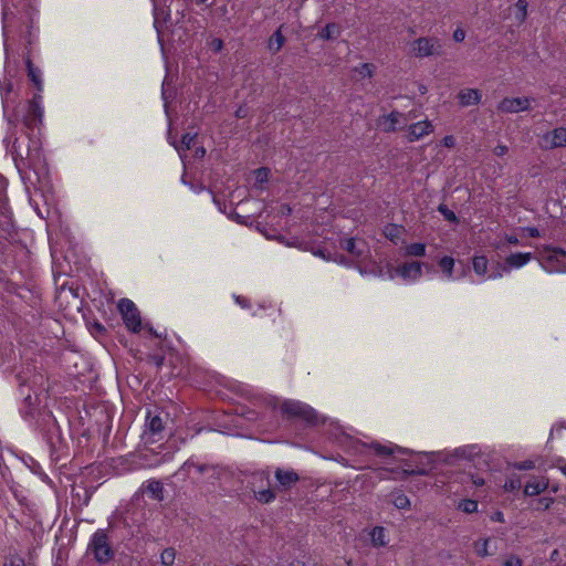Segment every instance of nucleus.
I'll return each instance as SVG.
<instances>
[{
    "label": "nucleus",
    "instance_id": "f257e3e1",
    "mask_svg": "<svg viewBox=\"0 0 566 566\" xmlns=\"http://www.w3.org/2000/svg\"><path fill=\"white\" fill-rule=\"evenodd\" d=\"M339 442L352 455H367L373 453L384 460L387 464H394L411 452L409 449L399 447L390 441H373L368 444L354 439L346 433L340 434Z\"/></svg>",
    "mask_w": 566,
    "mask_h": 566
},
{
    "label": "nucleus",
    "instance_id": "f03ea898",
    "mask_svg": "<svg viewBox=\"0 0 566 566\" xmlns=\"http://www.w3.org/2000/svg\"><path fill=\"white\" fill-rule=\"evenodd\" d=\"M27 138L28 144L25 149H22L20 139L17 138L12 143L10 153L18 168L22 165L33 169L35 172H39L45 167V158L42 153L41 142L35 135H28Z\"/></svg>",
    "mask_w": 566,
    "mask_h": 566
},
{
    "label": "nucleus",
    "instance_id": "7ed1b4c3",
    "mask_svg": "<svg viewBox=\"0 0 566 566\" xmlns=\"http://www.w3.org/2000/svg\"><path fill=\"white\" fill-rule=\"evenodd\" d=\"M27 67L30 80L33 82V84L36 86L39 91V93L35 94L29 103L28 113L23 117L24 126L33 132L35 128L40 127L43 119L44 109L42 105L41 95V92L43 90V83L41 71L33 66L31 60H27Z\"/></svg>",
    "mask_w": 566,
    "mask_h": 566
},
{
    "label": "nucleus",
    "instance_id": "20e7f679",
    "mask_svg": "<svg viewBox=\"0 0 566 566\" xmlns=\"http://www.w3.org/2000/svg\"><path fill=\"white\" fill-rule=\"evenodd\" d=\"M280 409L285 418L302 421L306 424L317 426L325 422V418L318 415L311 406L297 400H285Z\"/></svg>",
    "mask_w": 566,
    "mask_h": 566
},
{
    "label": "nucleus",
    "instance_id": "39448f33",
    "mask_svg": "<svg viewBox=\"0 0 566 566\" xmlns=\"http://www.w3.org/2000/svg\"><path fill=\"white\" fill-rule=\"evenodd\" d=\"M541 266L549 273H566V251L556 248H544L538 253Z\"/></svg>",
    "mask_w": 566,
    "mask_h": 566
},
{
    "label": "nucleus",
    "instance_id": "423d86ee",
    "mask_svg": "<svg viewBox=\"0 0 566 566\" xmlns=\"http://www.w3.org/2000/svg\"><path fill=\"white\" fill-rule=\"evenodd\" d=\"M532 259L533 254L531 252L511 253L503 263H497L493 268L488 279H501L511 273V271L525 266Z\"/></svg>",
    "mask_w": 566,
    "mask_h": 566
},
{
    "label": "nucleus",
    "instance_id": "0eeeda50",
    "mask_svg": "<svg viewBox=\"0 0 566 566\" xmlns=\"http://www.w3.org/2000/svg\"><path fill=\"white\" fill-rule=\"evenodd\" d=\"M249 488L260 503L268 504L275 500V492L270 488L269 475L265 472L253 473L249 481Z\"/></svg>",
    "mask_w": 566,
    "mask_h": 566
},
{
    "label": "nucleus",
    "instance_id": "6e6552de",
    "mask_svg": "<svg viewBox=\"0 0 566 566\" xmlns=\"http://www.w3.org/2000/svg\"><path fill=\"white\" fill-rule=\"evenodd\" d=\"M87 553L92 554L94 559L99 564H105L112 559L113 551L104 531L98 530L93 534L87 547Z\"/></svg>",
    "mask_w": 566,
    "mask_h": 566
},
{
    "label": "nucleus",
    "instance_id": "1a4fd4ad",
    "mask_svg": "<svg viewBox=\"0 0 566 566\" xmlns=\"http://www.w3.org/2000/svg\"><path fill=\"white\" fill-rule=\"evenodd\" d=\"M165 438V424L159 415L148 411L146 415L143 439L145 443H156Z\"/></svg>",
    "mask_w": 566,
    "mask_h": 566
},
{
    "label": "nucleus",
    "instance_id": "9d476101",
    "mask_svg": "<svg viewBox=\"0 0 566 566\" xmlns=\"http://www.w3.org/2000/svg\"><path fill=\"white\" fill-rule=\"evenodd\" d=\"M118 311L123 317L125 326L133 333H138L142 328V318L139 311L133 301L128 298L119 300Z\"/></svg>",
    "mask_w": 566,
    "mask_h": 566
},
{
    "label": "nucleus",
    "instance_id": "9b49d317",
    "mask_svg": "<svg viewBox=\"0 0 566 566\" xmlns=\"http://www.w3.org/2000/svg\"><path fill=\"white\" fill-rule=\"evenodd\" d=\"M440 42L436 38H419L411 43V52L417 57H429L440 53Z\"/></svg>",
    "mask_w": 566,
    "mask_h": 566
},
{
    "label": "nucleus",
    "instance_id": "f8f14e48",
    "mask_svg": "<svg viewBox=\"0 0 566 566\" xmlns=\"http://www.w3.org/2000/svg\"><path fill=\"white\" fill-rule=\"evenodd\" d=\"M422 275V263L418 261L406 262L397 268L392 269L389 276L394 279L399 276L406 283H413L419 280Z\"/></svg>",
    "mask_w": 566,
    "mask_h": 566
},
{
    "label": "nucleus",
    "instance_id": "ddd939ff",
    "mask_svg": "<svg viewBox=\"0 0 566 566\" xmlns=\"http://www.w3.org/2000/svg\"><path fill=\"white\" fill-rule=\"evenodd\" d=\"M534 102L532 97H505L503 98L499 105L497 109L502 113H520L524 111H528L531 108V104Z\"/></svg>",
    "mask_w": 566,
    "mask_h": 566
},
{
    "label": "nucleus",
    "instance_id": "4468645a",
    "mask_svg": "<svg viewBox=\"0 0 566 566\" xmlns=\"http://www.w3.org/2000/svg\"><path fill=\"white\" fill-rule=\"evenodd\" d=\"M542 143L544 147L549 148L566 147V128L558 127L546 133L542 137Z\"/></svg>",
    "mask_w": 566,
    "mask_h": 566
},
{
    "label": "nucleus",
    "instance_id": "2eb2a0df",
    "mask_svg": "<svg viewBox=\"0 0 566 566\" xmlns=\"http://www.w3.org/2000/svg\"><path fill=\"white\" fill-rule=\"evenodd\" d=\"M275 480L277 481L279 488L282 490H289L294 484H296L300 480L298 474L291 469H281L277 468L275 470Z\"/></svg>",
    "mask_w": 566,
    "mask_h": 566
},
{
    "label": "nucleus",
    "instance_id": "dca6fc26",
    "mask_svg": "<svg viewBox=\"0 0 566 566\" xmlns=\"http://www.w3.org/2000/svg\"><path fill=\"white\" fill-rule=\"evenodd\" d=\"M340 245L345 249L354 259L361 260L367 251V245L364 240H357L355 238H348L340 241Z\"/></svg>",
    "mask_w": 566,
    "mask_h": 566
},
{
    "label": "nucleus",
    "instance_id": "f3484780",
    "mask_svg": "<svg viewBox=\"0 0 566 566\" xmlns=\"http://www.w3.org/2000/svg\"><path fill=\"white\" fill-rule=\"evenodd\" d=\"M433 132V125L430 120H421L409 125L408 139L416 142Z\"/></svg>",
    "mask_w": 566,
    "mask_h": 566
},
{
    "label": "nucleus",
    "instance_id": "a211bd4d",
    "mask_svg": "<svg viewBox=\"0 0 566 566\" xmlns=\"http://www.w3.org/2000/svg\"><path fill=\"white\" fill-rule=\"evenodd\" d=\"M210 470V467L195 462L192 459L186 461L180 470L177 472L178 475L197 479L203 472Z\"/></svg>",
    "mask_w": 566,
    "mask_h": 566
},
{
    "label": "nucleus",
    "instance_id": "6ab92c4d",
    "mask_svg": "<svg viewBox=\"0 0 566 566\" xmlns=\"http://www.w3.org/2000/svg\"><path fill=\"white\" fill-rule=\"evenodd\" d=\"M406 123L407 119L403 114L399 112H391L381 119L380 125L385 132H394L406 125Z\"/></svg>",
    "mask_w": 566,
    "mask_h": 566
},
{
    "label": "nucleus",
    "instance_id": "aec40b11",
    "mask_svg": "<svg viewBox=\"0 0 566 566\" xmlns=\"http://www.w3.org/2000/svg\"><path fill=\"white\" fill-rule=\"evenodd\" d=\"M40 403V395L34 391L33 394L29 392L24 399L23 403L21 406V413L24 418L27 417H34L36 411V406Z\"/></svg>",
    "mask_w": 566,
    "mask_h": 566
},
{
    "label": "nucleus",
    "instance_id": "412c9836",
    "mask_svg": "<svg viewBox=\"0 0 566 566\" xmlns=\"http://www.w3.org/2000/svg\"><path fill=\"white\" fill-rule=\"evenodd\" d=\"M481 93L475 88H464L458 94L459 102L462 106L476 105L481 101Z\"/></svg>",
    "mask_w": 566,
    "mask_h": 566
},
{
    "label": "nucleus",
    "instance_id": "4be33fe9",
    "mask_svg": "<svg viewBox=\"0 0 566 566\" xmlns=\"http://www.w3.org/2000/svg\"><path fill=\"white\" fill-rule=\"evenodd\" d=\"M489 260L485 255H474L472 260V268L476 275L482 276L483 281L489 280L488 273Z\"/></svg>",
    "mask_w": 566,
    "mask_h": 566
},
{
    "label": "nucleus",
    "instance_id": "5701e85b",
    "mask_svg": "<svg viewBox=\"0 0 566 566\" xmlns=\"http://www.w3.org/2000/svg\"><path fill=\"white\" fill-rule=\"evenodd\" d=\"M548 488V482L545 479H533L528 481L524 488V493L527 496H534Z\"/></svg>",
    "mask_w": 566,
    "mask_h": 566
},
{
    "label": "nucleus",
    "instance_id": "b1692460",
    "mask_svg": "<svg viewBox=\"0 0 566 566\" xmlns=\"http://www.w3.org/2000/svg\"><path fill=\"white\" fill-rule=\"evenodd\" d=\"M528 13V1L517 0L514 4L513 17L518 25L525 22Z\"/></svg>",
    "mask_w": 566,
    "mask_h": 566
},
{
    "label": "nucleus",
    "instance_id": "393cba45",
    "mask_svg": "<svg viewBox=\"0 0 566 566\" xmlns=\"http://www.w3.org/2000/svg\"><path fill=\"white\" fill-rule=\"evenodd\" d=\"M195 138H196V134H190V133H187L182 136L181 138V142H180V145H176L175 142H169L175 148L176 150L178 151L181 160H184V155L182 153L185 150H188L190 149V147L192 146L193 142H195Z\"/></svg>",
    "mask_w": 566,
    "mask_h": 566
},
{
    "label": "nucleus",
    "instance_id": "a878e982",
    "mask_svg": "<svg viewBox=\"0 0 566 566\" xmlns=\"http://www.w3.org/2000/svg\"><path fill=\"white\" fill-rule=\"evenodd\" d=\"M438 264L443 273V277L449 281L453 280L454 259L451 256H443L439 260Z\"/></svg>",
    "mask_w": 566,
    "mask_h": 566
},
{
    "label": "nucleus",
    "instance_id": "bb28decb",
    "mask_svg": "<svg viewBox=\"0 0 566 566\" xmlns=\"http://www.w3.org/2000/svg\"><path fill=\"white\" fill-rule=\"evenodd\" d=\"M376 66L373 63H363L354 67L355 75L360 78H371L375 73Z\"/></svg>",
    "mask_w": 566,
    "mask_h": 566
},
{
    "label": "nucleus",
    "instance_id": "cd10ccee",
    "mask_svg": "<svg viewBox=\"0 0 566 566\" xmlns=\"http://www.w3.org/2000/svg\"><path fill=\"white\" fill-rule=\"evenodd\" d=\"M285 42V38L284 35L282 34V31H281V28L279 30H276L270 38L269 40V50H271L272 52H279L283 44Z\"/></svg>",
    "mask_w": 566,
    "mask_h": 566
},
{
    "label": "nucleus",
    "instance_id": "c85d7f7f",
    "mask_svg": "<svg viewBox=\"0 0 566 566\" xmlns=\"http://www.w3.org/2000/svg\"><path fill=\"white\" fill-rule=\"evenodd\" d=\"M370 538L375 546H385L387 544L386 532L384 527H374L370 533Z\"/></svg>",
    "mask_w": 566,
    "mask_h": 566
},
{
    "label": "nucleus",
    "instance_id": "c756f323",
    "mask_svg": "<svg viewBox=\"0 0 566 566\" xmlns=\"http://www.w3.org/2000/svg\"><path fill=\"white\" fill-rule=\"evenodd\" d=\"M146 492L150 494L153 499L160 500L163 497V484L158 481H148Z\"/></svg>",
    "mask_w": 566,
    "mask_h": 566
},
{
    "label": "nucleus",
    "instance_id": "7c9ffc66",
    "mask_svg": "<svg viewBox=\"0 0 566 566\" xmlns=\"http://www.w3.org/2000/svg\"><path fill=\"white\" fill-rule=\"evenodd\" d=\"M338 33V27L335 23H328L319 31L318 36L323 40H331Z\"/></svg>",
    "mask_w": 566,
    "mask_h": 566
},
{
    "label": "nucleus",
    "instance_id": "2f4dec72",
    "mask_svg": "<svg viewBox=\"0 0 566 566\" xmlns=\"http://www.w3.org/2000/svg\"><path fill=\"white\" fill-rule=\"evenodd\" d=\"M176 559V551L172 547L164 549L160 554V562L165 566H172Z\"/></svg>",
    "mask_w": 566,
    "mask_h": 566
},
{
    "label": "nucleus",
    "instance_id": "473e14b6",
    "mask_svg": "<svg viewBox=\"0 0 566 566\" xmlns=\"http://www.w3.org/2000/svg\"><path fill=\"white\" fill-rule=\"evenodd\" d=\"M406 254L411 256H423L426 254V245L423 243H411L406 247Z\"/></svg>",
    "mask_w": 566,
    "mask_h": 566
},
{
    "label": "nucleus",
    "instance_id": "72a5a7b5",
    "mask_svg": "<svg viewBox=\"0 0 566 566\" xmlns=\"http://www.w3.org/2000/svg\"><path fill=\"white\" fill-rule=\"evenodd\" d=\"M489 539H482L474 543V551L480 557H486L492 553L489 552Z\"/></svg>",
    "mask_w": 566,
    "mask_h": 566
},
{
    "label": "nucleus",
    "instance_id": "f704fd0d",
    "mask_svg": "<svg viewBox=\"0 0 566 566\" xmlns=\"http://www.w3.org/2000/svg\"><path fill=\"white\" fill-rule=\"evenodd\" d=\"M384 233L386 238L395 242L400 237L401 228L395 224H389L385 228Z\"/></svg>",
    "mask_w": 566,
    "mask_h": 566
},
{
    "label": "nucleus",
    "instance_id": "c9c22d12",
    "mask_svg": "<svg viewBox=\"0 0 566 566\" xmlns=\"http://www.w3.org/2000/svg\"><path fill=\"white\" fill-rule=\"evenodd\" d=\"M394 505L398 509H408L410 506V501L403 493H397L394 495Z\"/></svg>",
    "mask_w": 566,
    "mask_h": 566
},
{
    "label": "nucleus",
    "instance_id": "e433bc0d",
    "mask_svg": "<svg viewBox=\"0 0 566 566\" xmlns=\"http://www.w3.org/2000/svg\"><path fill=\"white\" fill-rule=\"evenodd\" d=\"M459 509L465 513H474L478 510V502L474 500H463L460 502Z\"/></svg>",
    "mask_w": 566,
    "mask_h": 566
},
{
    "label": "nucleus",
    "instance_id": "4c0bfd02",
    "mask_svg": "<svg viewBox=\"0 0 566 566\" xmlns=\"http://www.w3.org/2000/svg\"><path fill=\"white\" fill-rule=\"evenodd\" d=\"M269 176L270 170L268 168H259L254 171L255 182L260 186L268 181Z\"/></svg>",
    "mask_w": 566,
    "mask_h": 566
},
{
    "label": "nucleus",
    "instance_id": "58836bf2",
    "mask_svg": "<svg viewBox=\"0 0 566 566\" xmlns=\"http://www.w3.org/2000/svg\"><path fill=\"white\" fill-rule=\"evenodd\" d=\"M521 485H522V483L518 478H510L509 480L505 481L504 489L506 491H515V490H518L521 488Z\"/></svg>",
    "mask_w": 566,
    "mask_h": 566
},
{
    "label": "nucleus",
    "instance_id": "ea45409f",
    "mask_svg": "<svg viewBox=\"0 0 566 566\" xmlns=\"http://www.w3.org/2000/svg\"><path fill=\"white\" fill-rule=\"evenodd\" d=\"M554 503V499L551 496H544L537 500V510H548Z\"/></svg>",
    "mask_w": 566,
    "mask_h": 566
},
{
    "label": "nucleus",
    "instance_id": "a19ab883",
    "mask_svg": "<svg viewBox=\"0 0 566 566\" xmlns=\"http://www.w3.org/2000/svg\"><path fill=\"white\" fill-rule=\"evenodd\" d=\"M438 210L444 216V218L449 221H457V216L453 211L449 210L446 206H439Z\"/></svg>",
    "mask_w": 566,
    "mask_h": 566
},
{
    "label": "nucleus",
    "instance_id": "79ce46f5",
    "mask_svg": "<svg viewBox=\"0 0 566 566\" xmlns=\"http://www.w3.org/2000/svg\"><path fill=\"white\" fill-rule=\"evenodd\" d=\"M209 48L213 51V52H220L222 49H223V41L219 38H213L210 42H209Z\"/></svg>",
    "mask_w": 566,
    "mask_h": 566
},
{
    "label": "nucleus",
    "instance_id": "37998d69",
    "mask_svg": "<svg viewBox=\"0 0 566 566\" xmlns=\"http://www.w3.org/2000/svg\"><path fill=\"white\" fill-rule=\"evenodd\" d=\"M504 566H523V562L518 556L511 555L503 564Z\"/></svg>",
    "mask_w": 566,
    "mask_h": 566
},
{
    "label": "nucleus",
    "instance_id": "c03bdc74",
    "mask_svg": "<svg viewBox=\"0 0 566 566\" xmlns=\"http://www.w3.org/2000/svg\"><path fill=\"white\" fill-rule=\"evenodd\" d=\"M7 190V181L3 177L0 176V206L4 202Z\"/></svg>",
    "mask_w": 566,
    "mask_h": 566
},
{
    "label": "nucleus",
    "instance_id": "a18cd8bd",
    "mask_svg": "<svg viewBox=\"0 0 566 566\" xmlns=\"http://www.w3.org/2000/svg\"><path fill=\"white\" fill-rule=\"evenodd\" d=\"M441 144L447 148H452L455 145V138L452 135L444 136Z\"/></svg>",
    "mask_w": 566,
    "mask_h": 566
},
{
    "label": "nucleus",
    "instance_id": "49530a36",
    "mask_svg": "<svg viewBox=\"0 0 566 566\" xmlns=\"http://www.w3.org/2000/svg\"><path fill=\"white\" fill-rule=\"evenodd\" d=\"M216 381L219 386L226 387L228 389H233V387H234V385L232 382H230L228 379H226L224 377H221V376H218Z\"/></svg>",
    "mask_w": 566,
    "mask_h": 566
},
{
    "label": "nucleus",
    "instance_id": "de8ad7c7",
    "mask_svg": "<svg viewBox=\"0 0 566 566\" xmlns=\"http://www.w3.org/2000/svg\"><path fill=\"white\" fill-rule=\"evenodd\" d=\"M507 151H509V148L505 145H497L493 149L494 155L499 156V157L506 155Z\"/></svg>",
    "mask_w": 566,
    "mask_h": 566
},
{
    "label": "nucleus",
    "instance_id": "09e8293b",
    "mask_svg": "<svg viewBox=\"0 0 566 566\" xmlns=\"http://www.w3.org/2000/svg\"><path fill=\"white\" fill-rule=\"evenodd\" d=\"M465 38V31L461 28L455 29L453 32V40L455 42H462Z\"/></svg>",
    "mask_w": 566,
    "mask_h": 566
},
{
    "label": "nucleus",
    "instance_id": "8fccbe9b",
    "mask_svg": "<svg viewBox=\"0 0 566 566\" xmlns=\"http://www.w3.org/2000/svg\"><path fill=\"white\" fill-rule=\"evenodd\" d=\"M515 468L518 470H531L534 468V462L530 461V460L523 461V462L516 463Z\"/></svg>",
    "mask_w": 566,
    "mask_h": 566
},
{
    "label": "nucleus",
    "instance_id": "3c124183",
    "mask_svg": "<svg viewBox=\"0 0 566 566\" xmlns=\"http://www.w3.org/2000/svg\"><path fill=\"white\" fill-rule=\"evenodd\" d=\"M377 480H386L388 479L389 471L386 469H378L375 471Z\"/></svg>",
    "mask_w": 566,
    "mask_h": 566
},
{
    "label": "nucleus",
    "instance_id": "603ef678",
    "mask_svg": "<svg viewBox=\"0 0 566 566\" xmlns=\"http://www.w3.org/2000/svg\"><path fill=\"white\" fill-rule=\"evenodd\" d=\"M3 566H25L21 558H11L9 562H6Z\"/></svg>",
    "mask_w": 566,
    "mask_h": 566
},
{
    "label": "nucleus",
    "instance_id": "864d4df0",
    "mask_svg": "<svg viewBox=\"0 0 566 566\" xmlns=\"http://www.w3.org/2000/svg\"><path fill=\"white\" fill-rule=\"evenodd\" d=\"M563 428H566V426H564V424H555V426H553V428L551 429V437H553L554 434L560 433Z\"/></svg>",
    "mask_w": 566,
    "mask_h": 566
},
{
    "label": "nucleus",
    "instance_id": "5fc2aeb1",
    "mask_svg": "<svg viewBox=\"0 0 566 566\" xmlns=\"http://www.w3.org/2000/svg\"><path fill=\"white\" fill-rule=\"evenodd\" d=\"M526 231L530 234V237H532V238L539 237V231L537 228H527Z\"/></svg>",
    "mask_w": 566,
    "mask_h": 566
},
{
    "label": "nucleus",
    "instance_id": "6e6d98bb",
    "mask_svg": "<svg viewBox=\"0 0 566 566\" xmlns=\"http://www.w3.org/2000/svg\"><path fill=\"white\" fill-rule=\"evenodd\" d=\"M235 302L241 307H247L248 306V301L244 297H242V296H235Z\"/></svg>",
    "mask_w": 566,
    "mask_h": 566
},
{
    "label": "nucleus",
    "instance_id": "4d7b16f0",
    "mask_svg": "<svg viewBox=\"0 0 566 566\" xmlns=\"http://www.w3.org/2000/svg\"><path fill=\"white\" fill-rule=\"evenodd\" d=\"M472 482L475 486H482L484 484V480L480 476L473 478Z\"/></svg>",
    "mask_w": 566,
    "mask_h": 566
},
{
    "label": "nucleus",
    "instance_id": "13d9d810",
    "mask_svg": "<svg viewBox=\"0 0 566 566\" xmlns=\"http://www.w3.org/2000/svg\"><path fill=\"white\" fill-rule=\"evenodd\" d=\"M506 241L510 243V244H517L518 243V240L515 235H509L506 238Z\"/></svg>",
    "mask_w": 566,
    "mask_h": 566
},
{
    "label": "nucleus",
    "instance_id": "bf43d9fd",
    "mask_svg": "<svg viewBox=\"0 0 566 566\" xmlns=\"http://www.w3.org/2000/svg\"><path fill=\"white\" fill-rule=\"evenodd\" d=\"M292 209L289 206H282V214H290Z\"/></svg>",
    "mask_w": 566,
    "mask_h": 566
},
{
    "label": "nucleus",
    "instance_id": "052dcab7",
    "mask_svg": "<svg viewBox=\"0 0 566 566\" xmlns=\"http://www.w3.org/2000/svg\"><path fill=\"white\" fill-rule=\"evenodd\" d=\"M494 520L497 522H503L504 521L503 514L501 512L496 513L494 516Z\"/></svg>",
    "mask_w": 566,
    "mask_h": 566
},
{
    "label": "nucleus",
    "instance_id": "680f3d73",
    "mask_svg": "<svg viewBox=\"0 0 566 566\" xmlns=\"http://www.w3.org/2000/svg\"><path fill=\"white\" fill-rule=\"evenodd\" d=\"M418 90H419V93L422 95L427 93V86L423 84H420Z\"/></svg>",
    "mask_w": 566,
    "mask_h": 566
},
{
    "label": "nucleus",
    "instance_id": "e2e57ef3",
    "mask_svg": "<svg viewBox=\"0 0 566 566\" xmlns=\"http://www.w3.org/2000/svg\"><path fill=\"white\" fill-rule=\"evenodd\" d=\"M196 154H197V156L203 157V156H205V154H206V150H205L203 148H198V149L196 150Z\"/></svg>",
    "mask_w": 566,
    "mask_h": 566
},
{
    "label": "nucleus",
    "instance_id": "0e129e2a",
    "mask_svg": "<svg viewBox=\"0 0 566 566\" xmlns=\"http://www.w3.org/2000/svg\"><path fill=\"white\" fill-rule=\"evenodd\" d=\"M207 1H208V0H196V3H197V4H203V3H206Z\"/></svg>",
    "mask_w": 566,
    "mask_h": 566
},
{
    "label": "nucleus",
    "instance_id": "69168bd1",
    "mask_svg": "<svg viewBox=\"0 0 566 566\" xmlns=\"http://www.w3.org/2000/svg\"><path fill=\"white\" fill-rule=\"evenodd\" d=\"M163 98L166 99L165 84L163 85Z\"/></svg>",
    "mask_w": 566,
    "mask_h": 566
},
{
    "label": "nucleus",
    "instance_id": "338daca9",
    "mask_svg": "<svg viewBox=\"0 0 566 566\" xmlns=\"http://www.w3.org/2000/svg\"><path fill=\"white\" fill-rule=\"evenodd\" d=\"M213 202H214V203L218 206V208L221 210V208H220V203H219V201H218L216 198H213Z\"/></svg>",
    "mask_w": 566,
    "mask_h": 566
},
{
    "label": "nucleus",
    "instance_id": "774afa93",
    "mask_svg": "<svg viewBox=\"0 0 566 566\" xmlns=\"http://www.w3.org/2000/svg\"><path fill=\"white\" fill-rule=\"evenodd\" d=\"M560 470H562L563 474L566 475V467H563Z\"/></svg>",
    "mask_w": 566,
    "mask_h": 566
}]
</instances>
